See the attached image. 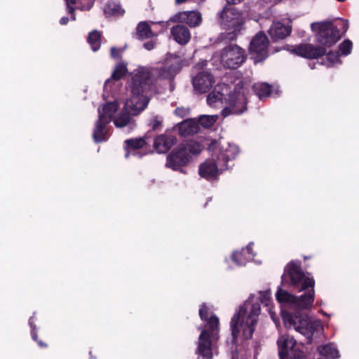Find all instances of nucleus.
<instances>
[{"instance_id":"nucleus-22","label":"nucleus","mask_w":359,"mask_h":359,"mask_svg":"<svg viewBox=\"0 0 359 359\" xmlns=\"http://www.w3.org/2000/svg\"><path fill=\"white\" fill-rule=\"evenodd\" d=\"M180 134L182 136H188L198 133V123L194 119H187L177 125Z\"/></svg>"},{"instance_id":"nucleus-11","label":"nucleus","mask_w":359,"mask_h":359,"mask_svg":"<svg viewBox=\"0 0 359 359\" xmlns=\"http://www.w3.org/2000/svg\"><path fill=\"white\" fill-rule=\"evenodd\" d=\"M276 343L280 359H305L304 352L297 348L292 336L282 334L278 338Z\"/></svg>"},{"instance_id":"nucleus-46","label":"nucleus","mask_w":359,"mask_h":359,"mask_svg":"<svg viewBox=\"0 0 359 359\" xmlns=\"http://www.w3.org/2000/svg\"><path fill=\"white\" fill-rule=\"evenodd\" d=\"M205 0H202V1H204Z\"/></svg>"},{"instance_id":"nucleus-23","label":"nucleus","mask_w":359,"mask_h":359,"mask_svg":"<svg viewBox=\"0 0 359 359\" xmlns=\"http://www.w3.org/2000/svg\"><path fill=\"white\" fill-rule=\"evenodd\" d=\"M104 13L107 17L119 16L124 13V10L118 3L109 1L104 6Z\"/></svg>"},{"instance_id":"nucleus-15","label":"nucleus","mask_w":359,"mask_h":359,"mask_svg":"<svg viewBox=\"0 0 359 359\" xmlns=\"http://www.w3.org/2000/svg\"><path fill=\"white\" fill-rule=\"evenodd\" d=\"M214 82L213 76L208 71H201L192 79L194 89L199 93L207 92Z\"/></svg>"},{"instance_id":"nucleus-28","label":"nucleus","mask_w":359,"mask_h":359,"mask_svg":"<svg viewBox=\"0 0 359 359\" xmlns=\"http://www.w3.org/2000/svg\"><path fill=\"white\" fill-rule=\"evenodd\" d=\"M352 42L350 40H345L339 47V55L346 56L349 55L352 50Z\"/></svg>"},{"instance_id":"nucleus-5","label":"nucleus","mask_w":359,"mask_h":359,"mask_svg":"<svg viewBox=\"0 0 359 359\" xmlns=\"http://www.w3.org/2000/svg\"><path fill=\"white\" fill-rule=\"evenodd\" d=\"M199 316L203 326L198 327L201 334L197 341L196 353L198 359H212L216 343L219 339V320L205 304L200 306Z\"/></svg>"},{"instance_id":"nucleus-35","label":"nucleus","mask_w":359,"mask_h":359,"mask_svg":"<svg viewBox=\"0 0 359 359\" xmlns=\"http://www.w3.org/2000/svg\"><path fill=\"white\" fill-rule=\"evenodd\" d=\"M144 48L148 50H151L154 48V42L153 41H149L144 43Z\"/></svg>"},{"instance_id":"nucleus-2","label":"nucleus","mask_w":359,"mask_h":359,"mask_svg":"<svg viewBox=\"0 0 359 359\" xmlns=\"http://www.w3.org/2000/svg\"><path fill=\"white\" fill-rule=\"evenodd\" d=\"M282 285L294 292H304L297 297L280 286L276 292V298L283 309L285 327L295 330L311 342L313 337L323 333L322 323L320 320L309 318L300 311L311 309L314 302L315 280L313 276L303 271L300 261L292 260L285 266Z\"/></svg>"},{"instance_id":"nucleus-10","label":"nucleus","mask_w":359,"mask_h":359,"mask_svg":"<svg viewBox=\"0 0 359 359\" xmlns=\"http://www.w3.org/2000/svg\"><path fill=\"white\" fill-rule=\"evenodd\" d=\"M311 28L318 43L324 46H332L340 38L339 30L329 21L313 22Z\"/></svg>"},{"instance_id":"nucleus-20","label":"nucleus","mask_w":359,"mask_h":359,"mask_svg":"<svg viewBox=\"0 0 359 359\" xmlns=\"http://www.w3.org/2000/svg\"><path fill=\"white\" fill-rule=\"evenodd\" d=\"M291 25L276 22L271 26L269 34L273 40L283 39L291 33Z\"/></svg>"},{"instance_id":"nucleus-40","label":"nucleus","mask_w":359,"mask_h":359,"mask_svg":"<svg viewBox=\"0 0 359 359\" xmlns=\"http://www.w3.org/2000/svg\"><path fill=\"white\" fill-rule=\"evenodd\" d=\"M151 23L153 25H160L161 26H163V22H158V23H156L154 22H151Z\"/></svg>"},{"instance_id":"nucleus-26","label":"nucleus","mask_w":359,"mask_h":359,"mask_svg":"<svg viewBox=\"0 0 359 359\" xmlns=\"http://www.w3.org/2000/svg\"><path fill=\"white\" fill-rule=\"evenodd\" d=\"M88 41L93 51H97L100 46V34L97 31L91 32L88 37Z\"/></svg>"},{"instance_id":"nucleus-25","label":"nucleus","mask_w":359,"mask_h":359,"mask_svg":"<svg viewBox=\"0 0 359 359\" xmlns=\"http://www.w3.org/2000/svg\"><path fill=\"white\" fill-rule=\"evenodd\" d=\"M137 34L141 39H148L155 35L150 25L147 22H141L138 24L137 27Z\"/></svg>"},{"instance_id":"nucleus-34","label":"nucleus","mask_w":359,"mask_h":359,"mask_svg":"<svg viewBox=\"0 0 359 359\" xmlns=\"http://www.w3.org/2000/svg\"><path fill=\"white\" fill-rule=\"evenodd\" d=\"M121 50L120 49H118L116 48L112 47L111 48V56L113 58H118L121 55Z\"/></svg>"},{"instance_id":"nucleus-9","label":"nucleus","mask_w":359,"mask_h":359,"mask_svg":"<svg viewBox=\"0 0 359 359\" xmlns=\"http://www.w3.org/2000/svg\"><path fill=\"white\" fill-rule=\"evenodd\" d=\"M214 59H218L222 66L226 68L236 69L246 60V53L238 45L230 44L215 54Z\"/></svg>"},{"instance_id":"nucleus-44","label":"nucleus","mask_w":359,"mask_h":359,"mask_svg":"<svg viewBox=\"0 0 359 359\" xmlns=\"http://www.w3.org/2000/svg\"><path fill=\"white\" fill-rule=\"evenodd\" d=\"M90 7H91V6H88V7L86 8V9H90Z\"/></svg>"},{"instance_id":"nucleus-27","label":"nucleus","mask_w":359,"mask_h":359,"mask_svg":"<svg viewBox=\"0 0 359 359\" xmlns=\"http://www.w3.org/2000/svg\"><path fill=\"white\" fill-rule=\"evenodd\" d=\"M217 118V115H201L198 118V123L204 128H210Z\"/></svg>"},{"instance_id":"nucleus-13","label":"nucleus","mask_w":359,"mask_h":359,"mask_svg":"<svg viewBox=\"0 0 359 359\" xmlns=\"http://www.w3.org/2000/svg\"><path fill=\"white\" fill-rule=\"evenodd\" d=\"M256 255L254 243L250 242L245 247L233 250L230 257L236 266L243 267L248 262L253 261Z\"/></svg>"},{"instance_id":"nucleus-45","label":"nucleus","mask_w":359,"mask_h":359,"mask_svg":"<svg viewBox=\"0 0 359 359\" xmlns=\"http://www.w3.org/2000/svg\"><path fill=\"white\" fill-rule=\"evenodd\" d=\"M232 359H235V358H234V357H233V358H232Z\"/></svg>"},{"instance_id":"nucleus-21","label":"nucleus","mask_w":359,"mask_h":359,"mask_svg":"<svg viewBox=\"0 0 359 359\" xmlns=\"http://www.w3.org/2000/svg\"><path fill=\"white\" fill-rule=\"evenodd\" d=\"M170 32L175 41L181 45H185L190 41V32L184 25H178L172 27Z\"/></svg>"},{"instance_id":"nucleus-16","label":"nucleus","mask_w":359,"mask_h":359,"mask_svg":"<svg viewBox=\"0 0 359 359\" xmlns=\"http://www.w3.org/2000/svg\"><path fill=\"white\" fill-rule=\"evenodd\" d=\"M172 20L175 22L186 23L191 27H196L202 22V15L196 11H183L177 13Z\"/></svg>"},{"instance_id":"nucleus-39","label":"nucleus","mask_w":359,"mask_h":359,"mask_svg":"<svg viewBox=\"0 0 359 359\" xmlns=\"http://www.w3.org/2000/svg\"><path fill=\"white\" fill-rule=\"evenodd\" d=\"M207 65V62L206 61H203L201 63H198L196 66V69H200L201 68L203 67L204 66H206Z\"/></svg>"},{"instance_id":"nucleus-8","label":"nucleus","mask_w":359,"mask_h":359,"mask_svg":"<svg viewBox=\"0 0 359 359\" xmlns=\"http://www.w3.org/2000/svg\"><path fill=\"white\" fill-rule=\"evenodd\" d=\"M227 95L224 102L226 106L222 110L223 117L231 114L240 115L247 110L245 90L242 86L236 85L234 91Z\"/></svg>"},{"instance_id":"nucleus-6","label":"nucleus","mask_w":359,"mask_h":359,"mask_svg":"<svg viewBox=\"0 0 359 359\" xmlns=\"http://www.w3.org/2000/svg\"><path fill=\"white\" fill-rule=\"evenodd\" d=\"M203 149V147L196 141L183 142L167 156L165 165L174 171L187 174L184 167L188 164L192 156L200 154Z\"/></svg>"},{"instance_id":"nucleus-12","label":"nucleus","mask_w":359,"mask_h":359,"mask_svg":"<svg viewBox=\"0 0 359 359\" xmlns=\"http://www.w3.org/2000/svg\"><path fill=\"white\" fill-rule=\"evenodd\" d=\"M269 41L265 34L259 32L252 39L250 54L255 63L264 60L269 55Z\"/></svg>"},{"instance_id":"nucleus-37","label":"nucleus","mask_w":359,"mask_h":359,"mask_svg":"<svg viewBox=\"0 0 359 359\" xmlns=\"http://www.w3.org/2000/svg\"><path fill=\"white\" fill-rule=\"evenodd\" d=\"M69 22V18L67 17H62L60 20V25H65L68 23Z\"/></svg>"},{"instance_id":"nucleus-24","label":"nucleus","mask_w":359,"mask_h":359,"mask_svg":"<svg viewBox=\"0 0 359 359\" xmlns=\"http://www.w3.org/2000/svg\"><path fill=\"white\" fill-rule=\"evenodd\" d=\"M255 94L259 99L269 97L272 95L271 86L266 83H257L253 86Z\"/></svg>"},{"instance_id":"nucleus-41","label":"nucleus","mask_w":359,"mask_h":359,"mask_svg":"<svg viewBox=\"0 0 359 359\" xmlns=\"http://www.w3.org/2000/svg\"><path fill=\"white\" fill-rule=\"evenodd\" d=\"M38 344L41 347L45 346V344L41 341H38Z\"/></svg>"},{"instance_id":"nucleus-18","label":"nucleus","mask_w":359,"mask_h":359,"mask_svg":"<svg viewBox=\"0 0 359 359\" xmlns=\"http://www.w3.org/2000/svg\"><path fill=\"white\" fill-rule=\"evenodd\" d=\"M126 142V158L134 156L137 158H141L145 155V153L140 149L146 144V141L142 137L129 139Z\"/></svg>"},{"instance_id":"nucleus-30","label":"nucleus","mask_w":359,"mask_h":359,"mask_svg":"<svg viewBox=\"0 0 359 359\" xmlns=\"http://www.w3.org/2000/svg\"><path fill=\"white\" fill-rule=\"evenodd\" d=\"M67 6V13L71 15V19L76 20V15L74 13L75 7L74 5L76 4L77 0H65Z\"/></svg>"},{"instance_id":"nucleus-43","label":"nucleus","mask_w":359,"mask_h":359,"mask_svg":"<svg viewBox=\"0 0 359 359\" xmlns=\"http://www.w3.org/2000/svg\"><path fill=\"white\" fill-rule=\"evenodd\" d=\"M77 8H80L81 10H83V9H84V8H83V7H81V8L77 7Z\"/></svg>"},{"instance_id":"nucleus-4","label":"nucleus","mask_w":359,"mask_h":359,"mask_svg":"<svg viewBox=\"0 0 359 359\" xmlns=\"http://www.w3.org/2000/svg\"><path fill=\"white\" fill-rule=\"evenodd\" d=\"M210 157L202 163L198 169L201 177L214 180L230 166L229 163L234 160L239 154L238 147L224 140H213L208 146Z\"/></svg>"},{"instance_id":"nucleus-36","label":"nucleus","mask_w":359,"mask_h":359,"mask_svg":"<svg viewBox=\"0 0 359 359\" xmlns=\"http://www.w3.org/2000/svg\"><path fill=\"white\" fill-rule=\"evenodd\" d=\"M340 24L343 27V32H346V30L348 29V21L347 20H341L340 21Z\"/></svg>"},{"instance_id":"nucleus-14","label":"nucleus","mask_w":359,"mask_h":359,"mask_svg":"<svg viewBox=\"0 0 359 359\" xmlns=\"http://www.w3.org/2000/svg\"><path fill=\"white\" fill-rule=\"evenodd\" d=\"M292 52L305 58L313 59L325 55L326 50L323 47H316L309 43H302L294 47Z\"/></svg>"},{"instance_id":"nucleus-31","label":"nucleus","mask_w":359,"mask_h":359,"mask_svg":"<svg viewBox=\"0 0 359 359\" xmlns=\"http://www.w3.org/2000/svg\"><path fill=\"white\" fill-rule=\"evenodd\" d=\"M163 122V118L161 116H154L150 121V126L154 130H158Z\"/></svg>"},{"instance_id":"nucleus-1","label":"nucleus","mask_w":359,"mask_h":359,"mask_svg":"<svg viewBox=\"0 0 359 359\" xmlns=\"http://www.w3.org/2000/svg\"><path fill=\"white\" fill-rule=\"evenodd\" d=\"M179 71L177 63L166 60L160 67L147 68L140 67L133 72L132 78L128 81L126 89L125 104L123 109L114 116L118 109V92L121 86L120 79L127 72L126 65L118 63L110 79L104 83L103 97L109 99L98 109V120L93 130V140L95 142L106 141L109 137L107 125L111 121L117 128H123L128 125L133 126L131 116L142 112L147 107L150 96L153 91L155 75L162 79H172Z\"/></svg>"},{"instance_id":"nucleus-7","label":"nucleus","mask_w":359,"mask_h":359,"mask_svg":"<svg viewBox=\"0 0 359 359\" xmlns=\"http://www.w3.org/2000/svg\"><path fill=\"white\" fill-rule=\"evenodd\" d=\"M220 24L228 32L220 35L221 40L233 41L241 33L244 24L242 13L235 8L226 6L219 13Z\"/></svg>"},{"instance_id":"nucleus-42","label":"nucleus","mask_w":359,"mask_h":359,"mask_svg":"<svg viewBox=\"0 0 359 359\" xmlns=\"http://www.w3.org/2000/svg\"><path fill=\"white\" fill-rule=\"evenodd\" d=\"M229 260L228 258H225V259H224L225 263L229 264Z\"/></svg>"},{"instance_id":"nucleus-33","label":"nucleus","mask_w":359,"mask_h":359,"mask_svg":"<svg viewBox=\"0 0 359 359\" xmlns=\"http://www.w3.org/2000/svg\"><path fill=\"white\" fill-rule=\"evenodd\" d=\"M29 324L32 328V330H31V335H32V338L33 339V340L34 341H37V334L35 331V329H36V326L33 325V322H32V318H31L29 320Z\"/></svg>"},{"instance_id":"nucleus-17","label":"nucleus","mask_w":359,"mask_h":359,"mask_svg":"<svg viewBox=\"0 0 359 359\" xmlns=\"http://www.w3.org/2000/svg\"><path fill=\"white\" fill-rule=\"evenodd\" d=\"M229 93V86L226 84L217 85L215 90L207 97V103L212 107H220L224 104L226 96Z\"/></svg>"},{"instance_id":"nucleus-32","label":"nucleus","mask_w":359,"mask_h":359,"mask_svg":"<svg viewBox=\"0 0 359 359\" xmlns=\"http://www.w3.org/2000/svg\"><path fill=\"white\" fill-rule=\"evenodd\" d=\"M175 114L180 117H184L188 115L189 109L184 107H178L175 109Z\"/></svg>"},{"instance_id":"nucleus-29","label":"nucleus","mask_w":359,"mask_h":359,"mask_svg":"<svg viewBox=\"0 0 359 359\" xmlns=\"http://www.w3.org/2000/svg\"><path fill=\"white\" fill-rule=\"evenodd\" d=\"M327 62H324V65L327 66H331L339 61V54L337 52L330 51L327 55Z\"/></svg>"},{"instance_id":"nucleus-19","label":"nucleus","mask_w":359,"mask_h":359,"mask_svg":"<svg viewBox=\"0 0 359 359\" xmlns=\"http://www.w3.org/2000/svg\"><path fill=\"white\" fill-rule=\"evenodd\" d=\"M175 136L169 134H161L154 141V148L158 154H165L176 143Z\"/></svg>"},{"instance_id":"nucleus-3","label":"nucleus","mask_w":359,"mask_h":359,"mask_svg":"<svg viewBox=\"0 0 359 359\" xmlns=\"http://www.w3.org/2000/svg\"><path fill=\"white\" fill-rule=\"evenodd\" d=\"M259 303L268 307L271 319L276 323L278 320L276 313L271 306V290H267L259 291L257 294H251L238 307L231 319L230 327L235 341L239 338L242 340H248L252 337L261 314Z\"/></svg>"},{"instance_id":"nucleus-38","label":"nucleus","mask_w":359,"mask_h":359,"mask_svg":"<svg viewBox=\"0 0 359 359\" xmlns=\"http://www.w3.org/2000/svg\"><path fill=\"white\" fill-rule=\"evenodd\" d=\"M229 4H237L242 2L243 0H226Z\"/></svg>"}]
</instances>
